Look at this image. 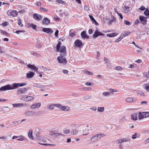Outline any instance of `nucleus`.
Masks as SVG:
<instances>
[{"mask_svg": "<svg viewBox=\"0 0 149 149\" xmlns=\"http://www.w3.org/2000/svg\"><path fill=\"white\" fill-rule=\"evenodd\" d=\"M129 33L127 31L121 34V36L123 38L125 36H128Z\"/></svg>", "mask_w": 149, "mask_h": 149, "instance_id": "c9c22d12", "label": "nucleus"}, {"mask_svg": "<svg viewBox=\"0 0 149 149\" xmlns=\"http://www.w3.org/2000/svg\"><path fill=\"white\" fill-rule=\"evenodd\" d=\"M42 30L44 32H46L47 33L49 34H51L53 32V31L50 28H44L42 29Z\"/></svg>", "mask_w": 149, "mask_h": 149, "instance_id": "9d476101", "label": "nucleus"}, {"mask_svg": "<svg viewBox=\"0 0 149 149\" xmlns=\"http://www.w3.org/2000/svg\"><path fill=\"white\" fill-rule=\"evenodd\" d=\"M146 9V8H145L143 6H141L139 8V9L142 11Z\"/></svg>", "mask_w": 149, "mask_h": 149, "instance_id": "bf43d9fd", "label": "nucleus"}, {"mask_svg": "<svg viewBox=\"0 0 149 149\" xmlns=\"http://www.w3.org/2000/svg\"><path fill=\"white\" fill-rule=\"evenodd\" d=\"M58 30H57L56 31V32L55 33V36L56 37H58Z\"/></svg>", "mask_w": 149, "mask_h": 149, "instance_id": "680f3d73", "label": "nucleus"}, {"mask_svg": "<svg viewBox=\"0 0 149 149\" xmlns=\"http://www.w3.org/2000/svg\"><path fill=\"white\" fill-rule=\"evenodd\" d=\"M86 127L87 128H86V129H87L86 130V132H85V134H84V133H82L83 135H86L88 134L92 130L91 127H89L87 125Z\"/></svg>", "mask_w": 149, "mask_h": 149, "instance_id": "6ab92c4d", "label": "nucleus"}, {"mask_svg": "<svg viewBox=\"0 0 149 149\" xmlns=\"http://www.w3.org/2000/svg\"><path fill=\"white\" fill-rule=\"evenodd\" d=\"M144 88L146 92L149 93V84H145L144 85Z\"/></svg>", "mask_w": 149, "mask_h": 149, "instance_id": "c85d7f7f", "label": "nucleus"}, {"mask_svg": "<svg viewBox=\"0 0 149 149\" xmlns=\"http://www.w3.org/2000/svg\"><path fill=\"white\" fill-rule=\"evenodd\" d=\"M70 132V130L68 129H65L63 131V133L65 134H68Z\"/></svg>", "mask_w": 149, "mask_h": 149, "instance_id": "ea45409f", "label": "nucleus"}, {"mask_svg": "<svg viewBox=\"0 0 149 149\" xmlns=\"http://www.w3.org/2000/svg\"><path fill=\"white\" fill-rule=\"evenodd\" d=\"M136 98L134 97H129L125 99V101L127 102H130V103H132L133 102H135L136 100Z\"/></svg>", "mask_w": 149, "mask_h": 149, "instance_id": "ddd939ff", "label": "nucleus"}, {"mask_svg": "<svg viewBox=\"0 0 149 149\" xmlns=\"http://www.w3.org/2000/svg\"><path fill=\"white\" fill-rule=\"evenodd\" d=\"M19 86L18 83H14L13 85L8 84L0 88V91H5L16 88Z\"/></svg>", "mask_w": 149, "mask_h": 149, "instance_id": "f257e3e1", "label": "nucleus"}, {"mask_svg": "<svg viewBox=\"0 0 149 149\" xmlns=\"http://www.w3.org/2000/svg\"><path fill=\"white\" fill-rule=\"evenodd\" d=\"M138 114L136 113H132L131 116V118L133 120L136 121L138 119Z\"/></svg>", "mask_w": 149, "mask_h": 149, "instance_id": "1a4fd4ad", "label": "nucleus"}, {"mask_svg": "<svg viewBox=\"0 0 149 149\" xmlns=\"http://www.w3.org/2000/svg\"><path fill=\"white\" fill-rule=\"evenodd\" d=\"M26 95L23 96L20 99V100L26 101Z\"/></svg>", "mask_w": 149, "mask_h": 149, "instance_id": "864d4df0", "label": "nucleus"}, {"mask_svg": "<svg viewBox=\"0 0 149 149\" xmlns=\"http://www.w3.org/2000/svg\"><path fill=\"white\" fill-rule=\"evenodd\" d=\"M130 141V139L128 138H124L122 139H120L117 140L116 142V143L118 144L120 143H123L125 142H128Z\"/></svg>", "mask_w": 149, "mask_h": 149, "instance_id": "423d86ee", "label": "nucleus"}, {"mask_svg": "<svg viewBox=\"0 0 149 149\" xmlns=\"http://www.w3.org/2000/svg\"><path fill=\"white\" fill-rule=\"evenodd\" d=\"M28 136L29 138L32 140L34 139V137L32 135V131L31 130L29 131L28 133Z\"/></svg>", "mask_w": 149, "mask_h": 149, "instance_id": "a878e982", "label": "nucleus"}, {"mask_svg": "<svg viewBox=\"0 0 149 149\" xmlns=\"http://www.w3.org/2000/svg\"><path fill=\"white\" fill-rule=\"evenodd\" d=\"M20 137L21 138L18 139H17V141H22L24 140V136H20Z\"/></svg>", "mask_w": 149, "mask_h": 149, "instance_id": "49530a36", "label": "nucleus"}, {"mask_svg": "<svg viewBox=\"0 0 149 149\" xmlns=\"http://www.w3.org/2000/svg\"><path fill=\"white\" fill-rule=\"evenodd\" d=\"M21 21V20L20 18L19 19H18V24L19 26H23V24H22Z\"/></svg>", "mask_w": 149, "mask_h": 149, "instance_id": "a18cd8bd", "label": "nucleus"}, {"mask_svg": "<svg viewBox=\"0 0 149 149\" xmlns=\"http://www.w3.org/2000/svg\"><path fill=\"white\" fill-rule=\"evenodd\" d=\"M58 104H54L49 105V109H53L55 107H58Z\"/></svg>", "mask_w": 149, "mask_h": 149, "instance_id": "cd10ccee", "label": "nucleus"}, {"mask_svg": "<svg viewBox=\"0 0 149 149\" xmlns=\"http://www.w3.org/2000/svg\"><path fill=\"white\" fill-rule=\"evenodd\" d=\"M26 84L25 83H18L19 86L22 87L26 85Z\"/></svg>", "mask_w": 149, "mask_h": 149, "instance_id": "3c124183", "label": "nucleus"}, {"mask_svg": "<svg viewBox=\"0 0 149 149\" xmlns=\"http://www.w3.org/2000/svg\"><path fill=\"white\" fill-rule=\"evenodd\" d=\"M144 14L146 15H149V10L147 8L146 9V11L144 13Z\"/></svg>", "mask_w": 149, "mask_h": 149, "instance_id": "c03bdc74", "label": "nucleus"}, {"mask_svg": "<svg viewBox=\"0 0 149 149\" xmlns=\"http://www.w3.org/2000/svg\"><path fill=\"white\" fill-rule=\"evenodd\" d=\"M61 44V42H59L56 45V47L57 51L60 53L61 56H65L66 55V48L64 46L60 47Z\"/></svg>", "mask_w": 149, "mask_h": 149, "instance_id": "f03ea898", "label": "nucleus"}, {"mask_svg": "<svg viewBox=\"0 0 149 149\" xmlns=\"http://www.w3.org/2000/svg\"><path fill=\"white\" fill-rule=\"evenodd\" d=\"M50 23V21L47 18L44 19L42 21V23L43 24L48 25Z\"/></svg>", "mask_w": 149, "mask_h": 149, "instance_id": "393cba45", "label": "nucleus"}, {"mask_svg": "<svg viewBox=\"0 0 149 149\" xmlns=\"http://www.w3.org/2000/svg\"><path fill=\"white\" fill-rule=\"evenodd\" d=\"M124 23L126 25H129L130 24V22L127 20H125Z\"/></svg>", "mask_w": 149, "mask_h": 149, "instance_id": "09e8293b", "label": "nucleus"}, {"mask_svg": "<svg viewBox=\"0 0 149 149\" xmlns=\"http://www.w3.org/2000/svg\"><path fill=\"white\" fill-rule=\"evenodd\" d=\"M63 72L64 74H67L68 72V71L66 70H63Z\"/></svg>", "mask_w": 149, "mask_h": 149, "instance_id": "774afa93", "label": "nucleus"}, {"mask_svg": "<svg viewBox=\"0 0 149 149\" xmlns=\"http://www.w3.org/2000/svg\"><path fill=\"white\" fill-rule=\"evenodd\" d=\"M8 23L7 22H5L2 23V26H6L8 25Z\"/></svg>", "mask_w": 149, "mask_h": 149, "instance_id": "6e6d98bb", "label": "nucleus"}, {"mask_svg": "<svg viewBox=\"0 0 149 149\" xmlns=\"http://www.w3.org/2000/svg\"><path fill=\"white\" fill-rule=\"evenodd\" d=\"M122 38H122V37H121L120 36V37L118 39H116L115 40V42H118L119 41H120L122 39Z\"/></svg>", "mask_w": 149, "mask_h": 149, "instance_id": "de8ad7c7", "label": "nucleus"}, {"mask_svg": "<svg viewBox=\"0 0 149 149\" xmlns=\"http://www.w3.org/2000/svg\"><path fill=\"white\" fill-rule=\"evenodd\" d=\"M81 128L83 129V130H82L81 132V131H80V134H82V133H84V134H85L87 129H86V128H85L83 126Z\"/></svg>", "mask_w": 149, "mask_h": 149, "instance_id": "7c9ffc66", "label": "nucleus"}, {"mask_svg": "<svg viewBox=\"0 0 149 149\" xmlns=\"http://www.w3.org/2000/svg\"><path fill=\"white\" fill-rule=\"evenodd\" d=\"M104 107H99L97 108V111L100 112H103L104 111Z\"/></svg>", "mask_w": 149, "mask_h": 149, "instance_id": "72a5a7b5", "label": "nucleus"}, {"mask_svg": "<svg viewBox=\"0 0 149 149\" xmlns=\"http://www.w3.org/2000/svg\"><path fill=\"white\" fill-rule=\"evenodd\" d=\"M36 47L38 48H39L42 46V45L41 44H38L36 45Z\"/></svg>", "mask_w": 149, "mask_h": 149, "instance_id": "e2e57ef3", "label": "nucleus"}, {"mask_svg": "<svg viewBox=\"0 0 149 149\" xmlns=\"http://www.w3.org/2000/svg\"><path fill=\"white\" fill-rule=\"evenodd\" d=\"M84 9L86 11H88L89 10V8L88 6H84Z\"/></svg>", "mask_w": 149, "mask_h": 149, "instance_id": "0e129e2a", "label": "nucleus"}, {"mask_svg": "<svg viewBox=\"0 0 149 149\" xmlns=\"http://www.w3.org/2000/svg\"><path fill=\"white\" fill-rule=\"evenodd\" d=\"M7 14L8 16L16 17L17 15L18 12L15 10H9L7 12Z\"/></svg>", "mask_w": 149, "mask_h": 149, "instance_id": "0eeeda50", "label": "nucleus"}, {"mask_svg": "<svg viewBox=\"0 0 149 149\" xmlns=\"http://www.w3.org/2000/svg\"><path fill=\"white\" fill-rule=\"evenodd\" d=\"M139 18L141 22L143 24H146V17L143 16H140Z\"/></svg>", "mask_w": 149, "mask_h": 149, "instance_id": "dca6fc26", "label": "nucleus"}, {"mask_svg": "<svg viewBox=\"0 0 149 149\" xmlns=\"http://www.w3.org/2000/svg\"><path fill=\"white\" fill-rule=\"evenodd\" d=\"M81 36L83 38H89L88 36L86 34V32L85 31H83L81 33Z\"/></svg>", "mask_w": 149, "mask_h": 149, "instance_id": "5701e85b", "label": "nucleus"}, {"mask_svg": "<svg viewBox=\"0 0 149 149\" xmlns=\"http://www.w3.org/2000/svg\"><path fill=\"white\" fill-rule=\"evenodd\" d=\"M33 86L39 88H42V87H47L46 86H44V85H40V84H35V85H33Z\"/></svg>", "mask_w": 149, "mask_h": 149, "instance_id": "2f4dec72", "label": "nucleus"}, {"mask_svg": "<svg viewBox=\"0 0 149 149\" xmlns=\"http://www.w3.org/2000/svg\"><path fill=\"white\" fill-rule=\"evenodd\" d=\"M39 144H41L42 145H44V146H47V145H49V146H56V145L54 144H46V143H43V144H41L40 143H39Z\"/></svg>", "mask_w": 149, "mask_h": 149, "instance_id": "79ce46f5", "label": "nucleus"}, {"mask_svg": "<svg viewBox=\"0 0 149 149\" xmlns=\"http://www.w3.org/2000/svg\"><path fill=\"white\" fill-rule=\"evenodd\" d=\"M33 114V112L31 111H27L25 113V114L26 116H32Z\"/></svg>", "mask_w": 149, "mask_h": 149, "instance_id": "c756f323", "label": "nucleus"}, {"mask_svg": "<svg viewBox=\"0 0 149 149\" xmlns=\"http://www.w3.org/2000/svg\"><path fill=\"white\" fill-rule=\"evenodd\" d=\"M29 26L30 27H31L33 29H36V26L32 24H29Z\"/></svg>", "mask_w": 149, "mask_h": 149, "instance_id": "58836bf2", "label": "nucleus"}, {"mask_svg": "<svg viewBox=\"0 0 149 149\" xmlns=\"http://www.w3.org/2000/svg\"><path fill=\"white\" fill-rule=\"evenodd\" d=\"M137 94L138 95H141L143 96H146L145 94L141 91H137Z\"/></svg>", "mask_w": 149, "mask_h": 149, "instance_id": "e433bc0d", "label": "nucleus"}, {"mask_svg": "<svg viewBox=\"0 0 149 149\" xmlns=\"http://www.w3.org/2000/svg\"><path fill=\"white\" fill-rule=\"evenodd\" d=\"M26 101L27 102L32 100L34 99L33 97L32 96L26 95Z\"/></svg>", "mask_w": 149, "mask_h": 149, "instance_id": "b1692460", "label": "nucleus"}, {"mask_svg": "<svg viewBox=\"0 0 149 149\" xmlns=\"http://www.w3.org/2000/svg\"><path fill=\"white\" fill-rule=\"evenodd\" d=\"M90 97H91V96H89V95H88L85 96L84 97V99H86V100H87L89 99H90Z\"/></svg>", "mask_w": 149, "mask_h": 149, "instance_id": "052dcab7", "label": "nucleus"}, {"mask_svg": "<svg viewBox=\"0 0 149 149\" xmlns=\"http://www.w3.org/2000/svg\"><path fill=\"white\" fill-rule=\"evenodd\" d=\"M114 69L115 70H122V69L121 67L119 66H118L116 67Z\"/></svg>", "mask_w": 149, "mask_h": 149, "instance_id": "603ef678", "label": "nucleus"}, {"mask_svg": "<svg viewBox=\"0 0 149 149\" xmlns=\"http://www.w3.org/2000/svg\"><path fill=\"white\" fill-rule=\"evenodd\" d=\"M33 17L34 19L38 21L41 20L42 18V16L36 13L33 15Z\"/></svg>", "mask_w": 149, "mask_h": 149, "instance_id": "f8f14e48", "label": "nucleus"}, {"mask_svg": "<svg viewBox=\"0 0 149 149\" xmlns=\"http://www.w3.org/2000/svg\"><path fill=\"white\" fill-rule=\"evenodd\" d=\"M118 34V33H111L107 34V35L109 37H113L117 36Z\"/></svg>", "mask_w": 149, "mask_h": 149, "instance_id": "4be33fe9", "label": "nucleus"}, {"mask_svg": "<svg viewBox=\"0 0 149 149\" xmlns=\"http://www.w3.org/2000/svg\"><path fill=\"white\" fill-rule=\"evenodd\" d=\"M56 2L58 3H61L62 4H64L65 3L63 1L61 0H57Z\"/></svg>", "mask_w": 149, "mask_h": 149, "instance_id": "8fccbe9b", "label": "nucleus"}, {"mask_svg": "<svg viewBox=\"0 0 149 149\" xmlns=\"http://www.w3.org/2000/svg\"><path fill=\"white\" fill-rule=\"evenodd\" d=\"M84 73L86 74H89L90 75H93V73L88 70H84Z\"/></svg>", "mask_w": 149, "mask_h": 149, "instance_id": "4c0bfd02", "label": "nucleus"}, {"mask_svg": "<svg viewBox=\"0 0 149 149\" xmlns=\"http://www.w3.org/2000/svg\"><path fill=\"white\" fill-rule=\"evenodd\" d=\"M110 93L108 92H104L102 93L103 95L104 96H108L110 95Z\"/></svg>", "mask_w": 149, "mask_h": 149, "instance_id": "a19ab883", "label": "nucleus"}, {"mask_svg": "<svg viewBox=\"0 0 149 149\" xmlns=\"http://www.w3.org/2000/svg\"><path fill=\"white\" fill-rule=\"evenodd\" d=\"M58 107L61 109L62 110L65 111H69L70 110V109L68 107L62 106L61 104H58Z\"/></svg>", "mask_w": 149, "mask_h": 149, "instance_id": "9b49d317", "label": "nucleus"}, {"mask_svg": "<svg viewBox=\"0 0 149 149\" xmlns=\"http://www.w3.org/2000/svg\"><path fill=\"white\" fill-rule=\"evenodd\" d=\"M104 136V135L102 134H96L92 138L91 141L93 142H96L98 141L102 137H103Z\"/></svg>", "mask_w": 149, "mask_h": 149, "instance_id": "7ed1b4c3", "label": "nucleus"}, {"mask_svg": "<svg viewBox=\"0 0 149 149\" xmlns=\"http://www.w3.org/2000/svg\"><path fill=\"white\" fill-rule=\"evenodd\" d=\"M13 106L14 107H23L25 106L24 104L22 103L13 104Z\"/></svg>", "mask_w": 149, "mask_h": 149, "instance_id": "412c9836", "label": "nucleus"}, {"mask_svg": "<svg viewBox=\"0 0 149 149\" xmlns=\"http://www.w3.org/2000/svg\"><path fill=\"white\" fill-rule=\"evenodd\" d=\"M3 139L4 140H7V138L4 136L0 137V139Z\"/></svg>", "mask_w": 149, "mask_h": 149, "instance_id": "69168bd1", "label": "nucleus"}, {"mask_svg": "<svg viewBox=\"0 0 149 149\" xmlns=\"http://www.w3.org/2000/svg\"><path fill=\"white\" fill-rule=\"evenodd\" d=\"M34 73L33 72L29 71L26 74L27 77L28 78H32L34 75Z\"/></svg>", "mask_w": 149, "mask_h": 149, "instance_id": "aec40b11", "label": "nucleus"}, {"mask_svg": "<svg viewBox=\"0 0 149 149\" xmlns=\"http://www.w3.org/2000/svg\"><path fill=\"white\" fill-rule=\"evenodd\" d=\"M130 7L127 6H124L123 9L124 12L125 13L127 12L130 10Z\"/></svg>", "mask_w": 149, "mask_h": 149, "instance_id": "f704fd0d", "label": "nucleus"}, {"mask_svg": "<svg viewBox=\"0 0 149 149\" xmlns=\"http://www.w3.org/2000/svg\"><path fill=\"white\" fill-rule=\"evenodd\" d=\"M104 36V35L103 33L99 31L97 29V28L95 31L94 32V34L93 35V37L94 38H96L98 36Z\"/></svg>", "mask_w": 149, "mask_h": 149, "instance_id": "6e6552de", "label": "nucleus"}, {"mask_svg": "<svg viewBox=\"0 0 149 149\" xmlns=\"http://www.w3.org/2000/svg\"><path fill=\"white\" fill-rule=\"evenodd\" d=\"M89 17L90 19L92 20L93 23H94L96 25H98V23L97 22L95 19L93 17L92 15H89Z\"/></svg>", "mask_w": 149, "mask_h": 149, "instance_id": "bb28decb", "label": "nucleus"}, {"mask_svg": "<svg viewBox=\"0 0 149 149\" xmlns=\"http://www.w3.org/2000/svg\"><path fill=\"white\" fill-rule=\"evenodd\" d=\"M23 31H16L15 33L18 34H19L20 33L23 32Z\"/></svg>", "mask_w": 149, "mask_h": 149, "instance_id": "338daca9", "label": "nucleus"}, {"mask_svg": "<svg viewBox=\"0 0 149 149\" xmlns=\"http://www.w3.org/2000/svg\"><path fill=\"white\" fill-rule=\"evenodd\" d=\"M64 56H61L58 57L57 58L59 63H61L64 65L66 64L67 62L66 58L63 57Z\"/></svg>", "mask_w": 149, "mask_h": 149, "instance_id": "39448f33", "label": "nucleus"}, {"mask_svg": "<svg viewBox=\"0 0 149 149\" xmlns=\"http://www.w3.org/2000/svg\"><path fill=\"white\" fill-rule=\"evenodd\" d=\"M1 32L2 34L7 36H8L9 35V33H7L5 31H1Z\"/></svg>", "mask_w": 149, "mask_h": 149, "instance_id": "37998d69", "label": "nucleus"}, {"mask_svg": "<svg viewBox=\"0 0 149 149\" xmlns=\"http://www.w3.org/2000/svg\"><path fill=\"white\" fill-rule=\"evenodd\" d=\"M41 105V104L40 102L33 104L31 106V108L32 109L38 108L40 107Z\"/></svg>", "mask_w": 149, "mask_h": 149, "instance_id": "a211bd4d", "label": "nucleus"}, {"mask_svg": "<svg viewBox=\"0 0 149 149\" xmlns=\"http://www.w3.org/2000/svg\"><path fill=\"white\" fill-rule=\"evenodd\" d=\"M40 9L41 10H42L44 12H47V10L45 8L40 7Z\"/></svg>", "mask_w": 149, "mask_h": 149, "instance_id": "4d7b16f0", "label": "nucleus"}, {"mask_svg": "<svg viewBox=\"0 0 149 149\" xmlns=\"http://www.w3.org/2000/svg\"><path fill=\"white\" fill-rule=\"evenodd\" d=\"M149 117V112H139L138 114V118L139 120Z\"/></svg>", "mask_w": 149, "mask_h": 149, "instance_id": "20e7f679", "label": "nucleus"}, {"mask_svg": "<svg viewBox=\"0 0 149 149\" xmlns=\"http://www.w3.org/2000/svg\"><path fill=\"white\" fill-rule=\"evenodd\" d=\"M83 89L84 90H90L91 89V88L90 87H84Z\"/></svg>", "mask_w": 149, "mask_h": 149, "instance_id": "5fc2aeb1", "label": "nucleus"}, {"mask_svg": "<svg viewBox=\"0 0 149 149\" xmlns=\"http://www.w3.org/2000/svg\"><path fill=\"white\" fill-rule=\"evenodd\" d=\"M27 66L29 68H30L31 70H33L35 71H37L38 70V68L33 65H31L29 64L27 65Z\"/></svg>", "mask_w": 149, "mask_h": 149, "instance_id": "2eb2a0df", "label": "nucleus"}, {"mask_svg": "<svg viewBox=\"0 0 149 149\" xmlns=\"http://www.w3.org/2000/svg\"><path fill=\"white\" fill-rule=\"evenodd\" d=\"M78 132V131L76 129H73L71 132V134L73 135H77Z\"/></svg>", "mask_w": 149, "mask_h": 149, "instance_id": "473e14b6", "label": "nucleus"}, {"mask_svg": "<svg viewBox=\"0 0 149 149\" xmlns=\"http://www.w3.org/2000/svg\"><path fill=\"white\" fill-rule=\"evenodd\" d=\"M74 45L76 46L80 47L82 45V43L80 40H77L75 41Z\"/></svg>", "mask_w": 149, "mask_h": 149, "instance_id": "f3484780", "label": "nucleus"}, {"mask_svg": "<svg viewBox=\"0 0 149 149\" xmlns=\"http://www.w3.org/2000/svg\"><path fill=\"white\" fill-rule=\"evenodd\" d=\"M75 35L74 32L70 33V35L72 37H74Z\"/></svg>", "mask_w": 149, "mask_h": 149, "instance_id": "13d9d810", "label": "nucleus"}, {"mask_svg": "<svg viewBox=\"0 0 149 149\" xmlns=\"http://www.w3.org/2000/svg\"><path fill=\"white\" fill-rule=\"evenodd\" d=\"M26 90H27L25 88H23L19 89L17 91V93L18 94L21 95L24 93Z\"/></svg>", "mask_w": 149, "mask_h": 149, "instance_id": "4468645a", "label": "nucleus"}]
</instances>
